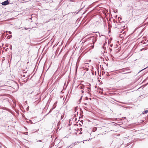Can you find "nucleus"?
Listing matches in <instances>:
<instances>
[{
	"mask_svg": "<svg viewBox=\"0 0 148 148\" xmlns=\"http://www.w3.org/2000/svg\"><path fill=\"white\" fill-rule=\"evenodd\" d=\"M148 112V110H145V113H146V114Z\"/></svg>",
	"mask_w": 148,
	"mask_h": 148,
	"instance_id": "nucleus-10",
	"label": "nucleus"
},
{
	"mask_svg": "<svg viewBox=\"0 0 148 148\" xmlns=\"http://www.w3.org/2000/svg\"><path fill=\"white\" fill-rule=\"evenodd\" d=\"M8 33H9V34H11L12 32H10V31H9V32H8Z\"/></svg>",
	"mask_w": 148,
	"mask_h": 148,
	"instance_id": "nucleus-12",
	"label": "nucleus"
},
{
	"mask_svg": "<svg viewBox=\"0 0 148 148\" xmlns=\"http://www.w3.org/2000/svg\"><path fill=\"white\" fill-rule=\"evenodd\" d=\"M12 37V35H10V36H8L7 37V38H8V39H10V38L11 37Z\"/></svg>",
	"mask_w": 148,
	"mask_h": 148,
	"instance_id": "nucleus-6",
	"label": "nucleus"
},
{
	"mask_svg": "<svg viewBox=\"0 0 148 148\" xmlns=\"http://www.w3.org/2000/svg\"><path fill=\"white\" fill-rule=\"evenodd\" d=\"M64 117V116L63 115H62L61 116V119H63V118Z\"/></svg>",
	"mask_w": 148,
	"mask_h": 148,
	"instance_id": "nucleus-11",
	"label": "nucleus"
},
{
	"mask_svg": "<svg viewBox=\"0 0 148 148\" xmlns=\"http://www.w3.org/2000/svg\"><path fill=\"white\" fill-rule=\"evenodd\" d=\"M84 85H82L81 86L79 87V88H80L81 89H84Z\"/></svg>",
	"mask_w": 148,
	"mask_h": 148,
	"instance_id": "nucleus-5",
	"label": "nucleus"
},
{
	"mask_svg": "<svg viewBox=\"0 0 148 148\" xmlns=\"http://www.w3.org/2000/svg\"><path fill=\"white\" fill-rule=\"evenodd\" d=\"M60 121L58 123V124H57V126H59L60 125Z\"/></svg>",
	"mask_w": 148,
	"mask_h": 148,
	"instance_id": "nucleus-8",
	"label": "nucleus"
},
{
	"mask_svg": "<svg viewBox=\"0 0 148 148\" xmlns=\"http://www.w3.org/2000/svg\"><path fill=\"white\" fill-rule=\"evenodd\" d=\"M81 92H82V93H83L84 92V91L83 90H81Z\"/></svg>",
	"mask_w": 148,
	"mask_h": 148,
	"instance_id": "nucleus-14",
	"label": "nucleus"
},
{
	"mask_svg": "<svg viewBox=\"0 0 148 148\" xmlns=\"http://www.w3.org/2000/svg\"><path fill=\"white\" fill-rule=\"evenodd\" d=\"M91 47H92V48H93V47H94V45H92V46Z\"/></svg>",
	"mask_w": 148,
	"mask_h": 148,
	"instance_id": "nucleus-16",
	"label": "nucleus"
},
{
	"mask_svg": "<svg viewBox=\"0 0 148 148\" xmlns=\"http://www.w3.org/2000/svg\"><path fill=\"white\" fill-rule=\"evenodd\" d=\"M82 132H80V133H79V134H82Z\"/></svg>",
	"mask_w": 148,
	"mask_h": 148,
	"instance_id": "nucleus-17",
	"label": "nucleus"
},
{
	"mask_svg": "<svg viewBox=\"0 0 148 148\" xmlns=\"http://www.w3.org/2000/svg\"><path fill=\"white\" fill-rule=\"evenodd\" d=\"M87 88L88 90L90 89V88ZM88 90V91H89V90Z\"/></svg>",
	"mask_w": 148,
	"mask_h": 148,
	"instance_id": "nucleus-13",
	"label": "nucleus"
},
{
	"mask_svg": "<svg viewBox=\"0 0 148 148\" xmlns=\"http://www.w3.org/2000/svg\"><path fill=\"white\" fill-rule=\"evenodd\" d=\"M85 105H86V103H85Z\"/></svg>",
	"mask_w": 148,
	"mask_h": 148,
	"instance_id": "nucleus-19",
	"label": "nucleus"
},
{
	"mask_svg": "<svg viewBox=\"0 0 148 148\" xmlns=\"http://www.w3.org/2000/svg\"><path fill=\"white\" fill-rule=\"evenodd\" d=\"M79 143V142H75L74 143V145H75L76 144H77V143Z\"/></svg>",
	"mask_w": 148,
	"mask_h": 148,
	"instance_id": "nucleus-9",
	"label": "nucleus"
},
{
	"mask_svg": "<svg viewBox=\"0 0 148 148\" xmlns=\"http://www.w3.org/2000/svg\"><path fill=\"white\" fill-rule=\"evenodd\" d=\"M120 70L121 71L120 72V73L123 72L127 71H128V72L125 73L124 74L129 73H131V71H130V70L128 69V68H126L122 69H121Z\"/></svg>",
	"mask_w": 148,
	"mask_h": 148,
	"instance_id": "nucleus-1",
	"label": "nucleus"
},
{
	"mask_svg": "<svg viewBox=\"0 0 148 148\" xmlns=\"http://www.w3.org/2000/svg\"><path fill=\"white\" fill-rule=\"evenodd\" d=\"M38 141H41V140H39Z\"/></svg>",
	"mask_w": 148,
	"mask_h": 148,
	"instance_id": "nucleus-20",
	"label": "nucleus"
},
{
	"mask_svg": "<svg viewBox=\"0 0 148 148\" xmlns=\"http://www.w3.org/2000/svg\"><path fill=\"white\" fill-rule=\"evenodd\" d=\"M9 3V2L8 0H6V1H5L1 3V4L2 5H6L8 4Z\"/></svg>",
	"mask_w": 148,
	"mask_h": 148,
	"instance_id": "nucleus-3",
	"label": "nucleus"
},
{
	"mask_svg": "<svg viewBox=\"0 0 148 148\" xmlns=\"http://www.w3.org/2000/svg\"><path fill=\"white\" fill-rule=\"evenodd\" d=\"M91 38L92 40V43L93 44L95 43L97 40V38L96 36H93Z\"/></svg>",
	"mask_w": 148,
	"mask_h": 148,
	"instance_id": "nucleus-2",
	"label": "nucleus"
},
{
	"mask_svg": "<svg viewBox=\"0 0 148 148\" xmlns=\"http://www.w3.org/2000/svg\"><path fill=\"white\" fill-rule=\"evenodd\" d=\"M77 107H75V108L74 111L75 112H76L77 111Z\"/></svg>",
	"mask_w": 148,
	"mask_h": 148,
	"instance_id": "nucleus-7",
	"label": "nucleus"
},
{
	"mask_svg": "<svg viewBox=\"0 0 148 148\" xmlns=\"http://www.w3.org/2000/svg\"><path fill=\"white\" fill-rule=\"evenodd\" d=\"M90 99L91 100V98H90Z\"/></svg>",
	"mask_w": 148,
	"mask_h": 148,
	"instance_id": "nucleus-21",
	"label": "nucleus"
},
{
	"mask_svg": "<svg viewBox=\"0 0 148 148\" xmlns=\"http://www.w3.org/2000/svg\"><path fill=\"white\" fill-rule=\"evenodd\" d=\"M26 73V72L25 73H24L23 74H22V75H21L23 77H26V75H25Z\"/></svg>",
	"mask_w": 148,
	"mask_h": 148,
	"instance_id": "nucleus-4",
	"label": "nucleus"
},
{
	"mask_svg": "<svg viewBox=\"0 0 148 148\" xmlns=\"http://www.w3.org/2000/svg\"><path fill=\"white\" fill-rule=\"evenodd\" d=\"M82 97V96H81V97Z\"/></svg>",
	"mask_w": 148,
	"mask_h": 148,
	"instance_id": "nucleus-18",
	"label": "nucleus"
},
{
	"mask_svg": "<svg viewBox=\"0 0 148 148\" xmlns=\"http://www.w3.org/2000/svg\"><path fill=\"white\" fill-rule=\"evenodd\" d=\"M117 101L118 102L121 103H124L123 102H119V101Z\"/></svg>",
	"mask_w": 148,
	"mask_h": 148,
	"instance_id": "nucleus-15",
	"label": "nucleus"
}]
</instances>
